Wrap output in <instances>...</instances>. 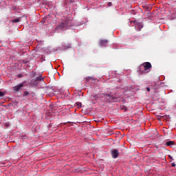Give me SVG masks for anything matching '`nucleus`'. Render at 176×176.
I'll use <instances>...</instances> for the list:
<instances>
[{
  "label": "nucleus",
  "mask_w": 176,
  "mask_h": 176,
  "mask_svg": "<svg viewBox=\"0 0 176 176\" xmlns=\"http://www.w3.org/2000/svg\"><path fill=\"white\" fill-rule=\"evenodd\" d=\"M72 25V21L69 18L67 17L60 21V24H58L56 27V30H62L63 28H70Z\"/></svg>",
  "instance_id": "1"
},
{
  "label": "nucleus",
  "mask_w": 176,
  "mask_h": 176,
  "mask_svg": "<svg viewBox=\"0 0 176 176\" xmlns=\"http://www.w3.org/2000/svg\"><path fill=\"white\" fill-rule=\"evenodd\" d=\"M99 97L100 98H102V100H103L104 102H111V94H100Z\"/></svg>",
  "instance_id": "2"
},
{
  "label": "nucleus",
  "mask_w": 176,
  "mask_h": 176,
  "mask_svg": "<svg viewBox=\"0 0 176 176\" xmlns=\"http://www.w3.org/2000/svg\"><path fill=\"white\" fill-rule=\"evenodd\" d=\"M143 67L144 72H148V70L152 68V65L149 62H144L141 64L140 67Z\"/></svg>",
  "instance_id": "3"
},
{
  "label": "nucleus",
  "mask_w": 176,
  "mask_h": 176,
  "mask_svg": "<svg viewBox=\"0 0 176 176\" xmlns=\"http://www.w3.org/2000/svg\"><path fill=\"white\" fill-rule=\"evenodd\" d=\"M131 23L135 25V28H136L138 31H141V29L144 28L142 23L136 22V21H132Z\"/></svg>",
  "instance_id": "4"
},
{
  "label": "nucleus",
  "mask_w": 176,
  "mask_h": 176,
  "mask_svg": "<svg viewBox=\"0 0 176 176\" xmlns=\"http://www.w3.org/2000/svg\"><path fill=\"white\" fill-rule=\"evenodd\" d=\"M111 157H113V159H117L119 156V152L118 150L117 149H112L111 151Z\"/></svg>",
  "instance_id": "5"
},
{
  "label": "nucleus",
  "mask_w": 176,
  "mask_h": 176,
  "mask_svg": "<svg viewBox=\"0 0 176 176\" xmlns=\"http://www.w3.org/2000/svg\"><path fill=\"white\" fill-rule=\"evenodd\" d=\"M32 80H33V85L36 86L38 85V82H42L43 80H44V79L43 78L42 76H40L38 77L35 78Z\"/></svg>",
  "instance_id": "6"
},
{
  "label": "nucleus",
  "mask_w": 176,
  "mask_h": 176,
  "mask_svg": "<svg viewBox=\"0 0 176 176\" xmlns=\"http://www.w3.org/2000/svg\"><path fill=\"white\" fill-rule=\"evenodd\" d=\"M24 87V82L19 83L16 86L13 87V91L15 92H19V91L21 90V88Z\"/></svg>",
  "instance_id": "7"
},
{
  "label": "nucleus",
  "mask_w": 176,
  "mask_h": 176,
  "mask_svg": "<svg viewBox=\"0 0 176 176\" xmlns=\"http://www.w3.org/2000/svg\"><path fill=\"white\" fill-rule=\"evenodd\" d=\"M107 43H109V41L107 40H100V46L106 47Z\"/></svg>",
  "instance_id": "8"
},
{
  "label": "nucleus",
  "mask_w": 176,
  "mask_h": 176,
  "mask_svg": "<svg viewBox=\"0 0 176 176\" xmlns=\"http://www.w3.org/2000/svg\"><path fill=\"white\" fill-rule=\"evenodd\" d=\"M166 146H173L174 145V142L173 141L166 142Z\"/></svg>",
  "instance_id": "9"
},
{
  "label": "nucleus",
  "mask_w": 176,
  "mask_h": 176,
  "mask_svg": "<svg viewBox=\"0 0 176 176\" xmlns=\"http://www.w3.org/2000/svg\"><path fill=\"white\" fill-rule=\"evenodd\" d=\"M98 98H100L99 96L98 95H94V96H91V99L94 100H96Z\"/></svg>",
  "instance_id": "10"
},
{
  "label": "nucleus",
  "mask_w": 176,
  "mask_h": 176,
  "mask_svg": "<svg viewBox=\"0 0 176 176\" xmlns=\"http://www.w3.org/2000/svg\"><path fill=\"white\" fill-rule=\"evenodd\" d=\"M116 101H117V98H115L114 96H111V102H116Z\"/></svg>",
  "instance_id": "11"
},
{
  "label": "nucleus",
  "mask_w": 176,
  "mask_h": 176,
  "mask_svg": "<svg viewBox=\"0 0 176 176\" xmlns=\"http://www.w3.org/2000/svg\"><path fill=\"white\" fill-rule=\"evenodd\" d=\"M19 19L12 20V23H19Z\"/></svg>",
  "instance_id": "12"
},
{
  "label": "nucleus",
  "mask_w": 176,
  "mask_h": 176,
  "mask_svg": "<svg viewBox=\"0 0 176 176\" xmlns=\"http://www.w3.org/2000/svg\"><path fill=\"white\" fill-rule=\"evenodd\" d=\"M29 95V92L28 91H25V92H23V97H26V96H28Z\"/></svg>",
  "instance_id": "13"
},
{
  "label": "nucleus",
  "mask_w": 176,
  "mask_h": 176,
  "mask_svg": "<svg viewBox=\"0 0 176 176\" xmlns=\"http://www.w3.org/2000/svg\"><path fill=\"white\" fill-rule=\"evenodd\" d=\"M5 96V93L2 92L1 91H0V97H3Z\"/></svg>",
  "instance_id": "14"
},
{
  "label": "nucleus",
  "mask_w": 176,
  "mask_h": 176,
  "mask_svg": "<svg viewBox=\"0 0 176 176\" xmlns=\"http://www.w3.org/2000/svg\"><path fill=\"white\" fill-rule=\"evenodd\" d=\"M91 79H92L91 77H87L86 82H89V80H91Z\"/></svg>",
  "instance_id": "15"
},
{
  "label": "nucleus",
  "mask_w": 176,
  "mask_h": 176,
  "mask_svg": "<svg viewBox=\"0 0 176 176\" xmlns=\"http://www.w3.org/2000/svg\"><path fill=\"white\" fill-rule=\"evenodd\" d=\"M17 77H18L19 78H23V74H17Z\"/></svg>",
  "instance_id": "16"
},
{
  "label": "nucleus",
  "mask_w": 176,
  "mask_h": 176,
  "mask_svg": "<svg viewBox=\"0 0 176 176\" xmlns=\"http://www.w3.org/2000/svg\"><path fill=\"white\" fill-rule=\"evenodd\" d=\"M76 106L81 107V102H76Z\"/></svg>",
  "instance_id": "17"
},
{
  "label": "nucleus",
  "mask_w": 176,
  "mask_h": 176,
  "mask_svg": "<svg viewBox=\"0 0 176 176\" xmlns=\"http://www.w3.org/2000/svg\"><path fill=\"white\" fill-rule=\"evenodd\" d=\"M146 91H147L148 92H150V91H151V88H150V87H146Z\"/></svg>",
  "instance_id": "18"
},
{
  "label": "nucleus",
  "mask_w": 176,
  "mask_h": 176,
  "mask_svg": "<svg viewBox=\"0 0 176 176\" xmlns=\"http://www.w3.org/2000/svg\"><path fill=\"white\" fill-rule=\"evenodd\" d=\"M168 157H169L170 160H173V157H171V155H168Z\"/></svg>",
  "instance_id": "19"
},
{
  "label": "nucleus",
  "mask_w": 176,
  "mask_h": 176,
  "mask_svg": "<svg viewBox=\"0 0 176 176\" xmlns=\"http://www.w3.org/2000/svg\"><path fill=\"white\" fill-rule=\"evenodd\" d=\"M176 166V164H172V167H175Z\"/></svg>",
  "instance_id": "20"
},
{
  "label": "nucleus",
  "mask_w": 176,
  "mask_h": 176,
  "mask_svg": "<svg viewBox=\"0 0 176 176\" xmlns=\"http://www.w3.org/2000/svg\"><path fill=\"white\" fill-rule=\"evenodd\" d=\"M109 6H111V2L109 3Z\"/></svg>",
  "instance_id": "21"
}]
</instances>
